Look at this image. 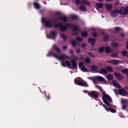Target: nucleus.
<instances>
[{
    "mask_svg": "<svg viewBox=\"0 0 128 128\" xmlns=\"http://www.w3.org/2000/svg\"><path fill=\"white\" fill-rule=\"evenodd\" d=\"M76 52L77 53H79L80 52V49H78L76 51Z\"/></svg>",
    "mask_w": 128,
    "mask_h": 128,
    "instance_id": "bf43d9fd",
    "label": "nucleus"
},
{
    "mask_svg": "<svg viewBox=\"0 0 128 128\" xmlns=\"http://www.w3.org/2000/svg\"><path fill=\"white\" fill-rule=\"evenodd\" d=\"M84 81V83L77 79H75L74 80V82L76 84L84 87H88V85Z\"/></svg>",
    "mask_w": 128,
    "mask_h": 128,
    "instance_id": "423d86ee",
    "label": "nucleus"
},
{
    "mask_svg": "<svg viewBox=\"0 0 128 128\" xmlns=\"http://www.w3.org/2000/svg\"><path fill=\"white\" fill-rule=\"evenodd\" d=\"M92 36L94 38H96L97 36V34L95 32H93L92 33Z\"/></svg>",
    "mask_w": 128,
    "mask_h": 128,
    "instance_id": "09e8293b",
    "label": "nucleus"
},
{
    "mask_svg": "<svg viewBox=\"0 0 128 128\" xmlns=\"http://www.w3.org/2000/svg\"><path fill=\"white\" fill-rule=\"evenodd\" d=\"M108 62L109 63H111L114 65H117L119 63L120 61L116 60H114L108 61Z\"/></svg>",
    "mask_w": 128,
    "mask_h": 128,
    "instance_id": "ddd939ff",
    "label": "nucleus"
},
{
    "mask_svg": "<svg viewBox=\"0 0 128 128\" xmlns=\"http://www.w3.org/2000/svg\"><path fill=\"white\" fill-rule=\"evenodd\" d=\"M71 61L73 67L75 69H77V65L75 61L74 60H72Z\"/></svg>",
    "mask_w": 128,
    "mask_h": 128,
    "instance_id": "b1692460",
    "label": "nucleus"
},
{
    "mask_svg": "<svg viewBox=\"0 0 128 128\" xmlns=\"http://www.w3.org/2000/svg\"><path fill=\"white\" fill-rule=\"evenodd\" d=\"M96 39H95L92 38H90L88 39V43H90V44L92 46L94 45Z\"/></svg>",
    "mask_w": 128,
    "mask_h": 128,
    "instance_id": "2eb2a0df",
    "label": "nucleus"
},
{
    "mask_svg": "<svg viewBox=\"0 0 128 128\" xmlns=\"http://www.w3.org/2000/svg\"><path fill=\"white\" fill-rule=\"evenodd\" d=\"M57 19L60 20L64 22H66L68 21V18L65 16H64L58 17Z\"/></svg>",
    "mask_w": 128,
    "mask_h": 128,
    "instance_id": "f8f14e48",
    "label": "nucleus"
},
{
    "mask_svg": "<svg viewBox=\"0 0 128 128\" xmlns=\"http://www.w3.org/2000/svg\"><path fill=\"white\" fill-rule=\"evenodd\" d=\"M114 29L116 31L118 32L120 30V28L119 27H116Z\"/></svg>",
    "mask_w": 128,
    "mask_h": 128,
    "instance_id": "603ef678",
    "label": "nucleus"
},
{
    "mask_svg": "<svg viewBox=\"0 0 128 128\" xmlns=\"http://www.w3.org/2000/svg\"><path fill=\"white\" fill-rule=\"evenodd\" d=\"M96 78L99 81L102 82H106L105 79L103 77L100 76H98L96 77Z\"/></svg>",
    "mask_w": 128,
    "mask_h": 128,
    "instance_id": "f3484780",
    "label": "nucleus"
},
{
    "mask_svg": "<svg viewBox=\"0 0 128 128\" xmlns=\"http://www.w3.org/2000/svg\"><path fill=\"white\" fill-rule=\"evenodd\" d=\"M81 70L84 72H87L88 70L86 69V68L84 66H82L81 68Z\"/></svg>",
    "mask_w": 128,
    "mask_h": 128,
    "instance_id": "79ce46f5",
    "label": "nucleus"
},
{
    "mask_svg": "<svg viewBox=\"0 0 128 128\" xmlns=\"http://www.w3.org/2000/svg\"><path fill=\"white\" fill-rule=\"evenodd\" d=\"M96 87L98 88L100 91L102 92L103 91L102 88L100 86L96 85Z\"/></svg>",
    "mask_w": 128,
    "mask_h": 128,
    "instance_id": "a18cd8bd",
    "label": "nucleus"
},
{
    "mask_svg": "<svg viewBox=\"0 0 128 128\" xmlns=\"http://www.w3.org/2000/svg\"><path fill=\"white\" fill-rule=\"evenodd\" d=\"M69 52L70 54L72 55H73L74 54L73 51L72 50H70Z\"/></svg>",
    "mask_w": 128,
    "mask_h": 128,
    "instance_id": "864d4df0",
    "label": "nucleus"
},
{
    "mask_svg": "<svg viewBox=\"0 0 128 128\" xmlns=\"http://www.w3.org/2000/svg\"><path fill=\"white\" fill-rule=\"evenodd\" d=\"M127 54V52L126 50L123 51L122 53V54L123 56H126Z\"/></svg>",
    "mask_w": 128,
    "mask_h": 128,
    "instance_id": "37998d69",
    "label": "nucleus"
},
{
    "mask_svg": "<svg viewBox=\"0 0 128 128\" xmlns=\"http://www.w3.org/2000/svg\"><path fill=\"white\" fill-rule=\"evenodd\" d=\"M60 13L59 12H58L56 13V14L57 15H59L60 14Z\"/></svg>",
    "mask_w": 128,
    "mask_h": 128,
    "instance_id": "774afa93",
    "label": "nucleus"
},
{
    "mask_svg": "<svg viewBox=\"0 0 128 128\" xmlns=\"http://www.w3.org/2000/svg\"><path fill=\"white\" fill-rule=\"evenodd\" d=\"M53 25L55 28H60V30L62 31H65L68 28L73 27L72 30L74 33L72 34V35L74 36L77 35L78 34V31L81 30L80 29L79 27L72 24H66V26H63L61 23H58L57 24L54 23Z\"/></svg>",
    "mask_w": 128,
    "mask_h": 128,
    "instance_id": "f257e3e1",
    "label": "nucleus"
},
{
    "mask_svg": "<svg viewBox=\"0 0 128 128\" xmlns=\"http://www.w3.org/2000/svg\"><path fill=\"white\" fill-rule=\"evenodd\" d=\"M85 61L87 64H89L90 63V58L88 56H86L85 60Z\"/></svg>",
    "mask_w": 128,
    "mask_h": 128,
    "instance_id": "c756f323",
    "label": "nucleus"
},
{
    "mask_svg": "<svg viewBox=\"0 0 128 128\" xmlns=\"http://www.w3.org/2000/svg\"><path fill=\"white\" fill-rule=\"evenodd\" d=\"M79 9L82 11L85 12L87 10L86 8L84 6H81L79 8Z\"/></svg>",
    "mask_w": 128,
    "mask_h": 128,
    "instance_id": "bb28decb",
    "label": "nucleus"
},
{
    "mask_svg": "<svg viewBox=\"0 0 128 128\" xmlns=\"http://www.w3.org/2000/svg\"><path fill=\"white\" fill-rule=\"evenodd\" d=\"M88 95L95 99L98 98V94L96 91H92L89 92L88 94Z\"/></svg>",
    "mask_w": 128,
    "mask_h": 128,
    "instance_id": "20e7f679",
    "label": "nucleus"
},
{
    "mask_svg": "<svg viewBox=\"0 0 128 128\" xmlns=\"http://www.w3.org/2000/svg\"><path fill=\"white\" fill-rule=\"evenodd\" d=\"M81 34L83 37H85L88 36V34L86 32H84L82 33Z\"/></svg>",
    "mask_w": 128,
    "mask_h": 128,
    "instance_id": "58836bf2",
    "label": "nucleus"
},
{
    "mask_svg": "<svg viewBox=\"0 0 128 128\" xmlns=\"http://www.w3.org/2000/svg\"><path fill=\"white\" fill-rule=\"evenodd\" d=\"M52 54L50 52H49L48 54L47 55V56L49 57L51 55H52Z\"/></svg>",
    "mask_w": 128,
    "mask_h": 128,
    "instance_id": "5fc2aeb1",
    "label": "nucleus"
},
{
    "mask_svg": "<svg viewBox=\"0 0 128 128\" xmlns=\"http://www.w3.org/2000/svg\"><path fill=\"white\" fill-rule=\"evenodd\" d=\"M127 46H126V49H128V42H127Z\"/></svg>",
    "mask_w": 128,
    "mask_h": 128,
    "instance_id": "e2e57ef3",
    "label": "nucleus"
},
{
    "mask_svg": "<svg viewBox=\"0 0 128 128\" xmlns=\"http://www.w3.org/2000/svg\"><path fill=\"white\" fill-rule=\"evenodd\" d=\"M99 104L100 106H103L106 109V110L108 112H109L108 108L106 105L103 104V103L102 102H99Z\"/></svg>",
    "mask_w": 128,
    "mask_h": 128,
    "instance_id": "a878e982",
    "label": "nucleus"
},
{
    "mask_svg": "<svg viewBox=\"0 0 128 128\" xmlns=\"http://www.w3.org/2000/svg\"><path fill=\"white\" fill-rule=\"evenodd\" d=\"M92 70L94 71H96L98 69V67L96 66L95 65H93L91 67Z\"/></svg>",
    "mask_w": 128,
    "mask_h": 128,
    "instance_id": "f704fd0d",
    "label": "nucleus"
},
{
    "mask_svg": "<svg viewBox=\"0 0 128 128\" xmlns=\"http://www.w3.org/2000/svg\"><path fill=\"white\" fill-rule=\"evenodd\" d=\"M81 4L84 5L86 4L88 6L90 5V2L86 0H82Z\"/></svg>",
    "mask_w": 128,
    "mask_h": 128,
    "instance_id": "a211bd4d",
    "label": "nucleus"
},
{
    "mask_svg": "<svg viewBox=\"0 0 128 128\" xmlns=\"http://www.w3.org/2000/svg\"><path fill=\"white\" fill-rule=\"evenodd\" d=\"M98 72L102 74H108L107 70L106 69L103 68H101L100 70H98Z\"/></svg>",
    "mask_w": 128,
    "mask_h": 128,
    "instance_id": "4468645a",
    "label": "nucleus"
},
{
    "mask_svg": "<svg viewBox=\"0 0 128 128\" xmlns=\"http://www.w3.org/2000/svg\"><path fill=\"white\" fill-rule=\"evenodd\" d=\"M106 6L105 9L106 10L108 11H110L112 8V4H107L105 5Z\"/></svg>",
    "mask_w": 128,
    "mask_h": 128,
    "instance_id": "dca6fc26",
    "label": "nucleus"
},
{
    "mask_svg": "<svg viewBox=\"0 0 128 128\" xmlns=\"http://www.w3.org/2000/svg\"><path fill=\"white\" fill-rule=\"evenodd\" d=\"M118 9H116L111 12L110 16L112 18H114L118 16Z\"/></svg>",
    "mask_w": 128,
    "mask_h": 128,
    "instance_id": "1a4fd4ad",
    "label": "nucleus"
},
{
    "mask_svg": "<svg viewBox=\"0 0 128 128\" xmlns=\"http://www.w3.org/2000/svg\"><path fill=\"white\" fill-rule=\"evenodd\" d=\"M112 107L114 108V107L116 106H114L113 105H112ZM111 107H109V108H108L109 111H110L111 112L113 113H115L116 112V110L115 109H113L111 108Z\"/></svg>",
    "mask_w": 128,
    "mask_h": 128,
    "instance_id": "5701e85b",
    "label": "nucleus"
},
{
    "mask_svg": "<svg viewBox=\"0 0 128 128\" xmlns=\"http://www.w3.org/2000/svg\"><path fill=\"white\" fill-rule=\"evenodd\" d=\"M112 83L115 87L118 88H120V84L117 82H116L115 80L113 81L112 82Z\"/></svg>",
    "mask_w": 128,
    "mask_h": 128,
    "instance_id": "6ab92c4d",
    "label": "nucleus"
},
{
    "mask_svg": "<svg viewBox=\"0 0 128 128\" xmlns=\"http://www.w3.org/2000/svg\"><path fill=\"white\" fill-rule=\"evenodd\" d=\"M42 22L43 24H44L45 26L49 28H52V26L51 24V22L50 20H46L44 18L42 19Z\"/></svg>",
    "mask_w": 128,
    "mask_h": 128,
    "instance_id": "39448f33",
    "label": "nucleus"
},
{
    "mask_svg": "<svg viewBox=\"0 0 128 128\" xmlns=\"http://www.w3.org/2000/svg\"><path fill=\"white\" fill-rule=\"evenodd\" d=\"M104 48L103 46L100 47L98 48V51L100 53L103 52L104 50Z\"/></svg>",
    "mask_w": 128,
    "mask_h": 128,
    "instance_id": "72a5a7b5",
    "label": "nucleus"
},
{
    "mask_svg": "<svg viewBox=\"0 0 128 128\" xmlns=\"http://www.w3.org/2000/svg\"><path fill=\"white\" fill-rule=\"evenodd\" d=\"M88 55L91 57H94V55L93 54H92L91 52H89Z\"/></svg>",
    "mask_w": 128,
    "mask_h": 128,
    "instance_id": "3c124183",
    "label": "nucleus"
},
{
    "mask_svg": "<svg viewBox=\"0 0 128 128\" xmlns=\"http://www.w3.org/2000/svg\"><path fill=\"white\" fill-rule=\"evenodd\" d=\"M109 38V36L108 35H106L104 37L103 39L104 42H107L108 41Z\"/></svg>",
    "mask_w": 128,
    "mask_h": 128,
    "instance_id": "e433bc0d",
    "label": "nucleus"
},
{
    "mask_svg": "<svg viewBox=\"0 0 128 128\" xmlns=\"http://www.w3.org/2000/svg\"><path fill=\"white\" fill-rule=\"evenodd\" d=\"M122 72L124 74H128V69H126L122 70Z\"/></svg>",
    "mask_w": 128,
    "mask_h": 128,
    "instance_id": "ea45409f",
    "label": "nucleus"
},
{
    "mask_svg": "<svg viewBox=\"0 0 128 128\" xmlns=\"http://www.w3.org/2000/svg\"><path fill=\"white\" fill-rule=\"evenodd\" d=\"M102 99L104 102L109 107H112V105L109 103V102H112V98L109 95L106 94H103Z\"/></svg>",
    "mask_w": 128,
    "mask_h": 128,
    "instance_id": "7ed1b4c3",
    "label": "nucleus"
},
{
    "mask_svg": "<svg viewBox=\"0 0 128 128\" xmlns=\"http://www.w3.org/2000/svg\"><path fill=\"white\" fill-rule=\"evenodd\" d=\"M74 60H78V58L77 57H76L74 58Z\"/></svg>",
    "mask_w": 128,
    "mask_h": 128,
    "instance_id": "338daca9",
    "label": "nucleus"
},
{
    "mask_svg": "<svg viewBox=\"0 0 128 128\" xmlns=\"http://www.w3.org/2000/svg\"><path fill=\"white\" fill-rule=\"evenodd\" d=\"M96 5L97 7L99 8H102L103 6V4L101 3L96 4Z\"/></svg>",
    "mask_w": 128,
    "mask_h": 128,
    "instance_id": "473e14b6",
    "label": "nucleus"
},
{
    "mask_svg": "<svg viewBox=\"0 0 128 128\" xmlns=\"http://www.w3.org/2000/svg\"><path fill=\"white\" fill-rule=\"evenodd\" d=\"M76 40L77 41L81 42L83 40V39L80 37H78L76 38Z\"/></svg>",
    "mask_w": 128,
    "mask_h": 128,
    "instance_id": "de8ad7c7",
    "label": "nucleus"
},
{
    "mask_svg": "<svg viewBox=\"0 0 128 128\" xmlns=\"http://www.w3.org/2000/svg\"><path fill=\"white\" fill-rule=\"evenodd\" d=\"M124 7H122L121 8L120 10H118V14L121 15H125V14H124Z\"/></svg>",
    "mask_w": 128,
    "mask_h": 128,
    "instance_id": "412c9836",
    "label": "nucleus"
},
{
    "mask_svg": "<svg viewBox=\"0 0 128 128\" xmlns=\"http://www.w3.org/2000/svg\"><path fill=\"white\" fill-rule=\"evenodd\" d=\"M120 36L122 38H124L125 36V34L123 33H122L120 34Z\"/></svg>",
    "mask_w": 128,
    "mask_h": 128,
    "instance_id": "6e6d98bb",
    "label": "nucleus"
},
{
    "mask_svg": "<svg viewBox=\"0 0 128 128\" xmlns=\"http://www.w3.org/2000/svg\"><path fill=\"white\" fill-rule=\"evenodd\" d=\"M52 48L55 49L59 53H60L61 52L60 50L56 46V44L54 45L52 47Z\"/></svg>",
    "mask_w": 128,
    "mask_h": 128,
    "instance_id": "aec40b11",
    "label": "nucleus"
},
{
    "mask_svg": "<svg viewBox=\"0 0 128 128\" xmlns=\"http://www.w3.org/2000/svg\"><path fill=\"white\" fill-rule=\"evenodd\" d=\"M71 18L73 20H76L78 19V17L74 15H71Z\"/></svg>",
    "mask_w": 128,
    "mask_h": 128,
    "instance_id": "c03bdc74",
    "label": "nucleus"
},
{
    "mask_svg": "<svg viewBox=\"0 0 128 128\" xmlns=\"http://www.w3.org/2000/svg\"><path fill=\"white\" fill-rule=\"evenodd\" d=\"M120 43L118 42H113L112 44V46L115 48H116L119 45Z\"/></svg>",
    "mask_w": 128,
    "mask_h": 128,
    "instance_id": "cd10ccee",
    "label": "nucleus"
},
{
    "mask_svg": "<svg viewBox=\"0 0 128 128\" xmlns=\"http://www.w3.org/2000/svg\"><path fill=\"white\" fill-rule=\"evenodd\" d=\"M34 6L35 8L37 9H39L40 8V7L39 4L36 2L34 3Z\"/></svg>",
    "mask_w": 128,
    "mask_h": 128,
    "instance_id": "c85d7f7f",
    "label": "nucleus"
},
{
    "mask_svg": "<svg viewBox=\"0 0 128 128\" xmlns=\"http://www.w3.org/2000/svg\"><path fill=\"white\" fill-rule=\"evenodd\" d=\"M46 98H47V99L48 100H49L50 99V97L48 95V97H47V96L46 95Z\"/></svg>",
    "mask_w": 128,
    "mask_h": 128,
    "instance_id": "69168bd1",
    "label": "nucleus"
},
{
    "mask_svg": "<svg viewBox=\"0 0 128 128\" xmlns=\"http://www.w3.org/2000/svg\"><path fill=\"white\" fill-rule=\"evenodd\" d=\"M92 80L93 81V82L94 83L96 84L97 83V82L95 79L93 78L92 79Z\"/></svg>",
    "mask_w": 128,
    "mask_h": 128,
    "instance_id": "4d7b16f0",
    "label": "nucleus"
},
{
    "mask_svg": "<svg viewBox=\"0 0 128 128\" xmlns=\"http://www.w3.org/2000/svg\"><path fill=\"white\" fill-rule=\"evenodd\" d=\"M56 36V32L54 31H51L50 34V38L52 39H54Z\"/></svg>",
    "mask_w": 128,
    "mask_h": 128,
    "instance_id": "9d476101",
    "label": "nucleus"
},
{
    "mask_svg": "<svg viewBox=\"0 0 128 128\" xmlns=\"http://www.w3.org/2000/svg\"><path fill=\"white\" fill-rule=\"evenodd\" d=\"M72 44L74 47H75L76 45L78 44L77 42L74 40H72L71 42Z\"/></svg>",
    "mask_w": 128,
    "mask_h": 128,
    "instance_id": "4c0bfd02",
    "label": "nucleus"
},
{
    "mask_svg": "<svg viewBox=\"0 0 128 128\" xmlns=\"http://www.w3.org/2000/svg\"><path fill=\"white\" fill-rule=\"evenodd\" d=\"M114 75L116 77L118 78V80H121L123 79V77L121 74L117 72H115L114 74Z\"/></svg>",
    "mask_w": 128,
    "mask_h": 128,
    "instance_id": "9b49d317",
    "label": "nucleus"
},
{
    "mask_svg": "<svg viewBox=\"0 0 128 128\" xmlns=\"http://www.w3.org/2000/svg\"><path fill=\"white\" fill-rule=\"evenodd\" d=\"M121 103L122 104V109L126 110L127 106L128 105V100H122Z\"/></svg>",
    "mask_w": 128,
    "mask_h": 128,
    "instance_id": "0eeeda50",
    "label": "nucleus"
},
{
    "mask_svg": "<svg viewBox=\"0 0 128 128\" xmlns=\"http://www.w3.org/2000/svg\"><path fill=\"white\" fill-rule=\"evenodd\" d=\"M52 55L58 60H62L61 64L62 66L64 67H66V66L68 68H71V63L70 62L67 60L65 61L64 62H63L64 58L69 59V58L68 56H66L65 54H64L58 56L56 54L54 53L52 54Z\"/></svg>",
    "mask_w": 128,
    "mask_h": 128,
    "instance_id": "f03ea898",
    "label": "nucleus"
},
{
    "mask_svg": "<svg viewBox=\"0 0 128 128\" xmlns=\"http://www.w3.org/2000/svg\"><path fill=\"white\" fill-rule=\"evenodd\" d=\"M83 92L85 93H88V92H89L88 91H87V90H86L83 91Z\"/></svg>",
    "mask_w": 128,
    "mask_h": 128,
    "instance_id": "680f3d73",
    "label": "nucleus"
},
{
    "mask_svg": "<svg viewBox=\"0 0 128 128\" xmlns=\"http://www.w3.org/2000/svg\"><path fill=\"white\" fill-rule=\"evenodd\" d=\"M82 48H84L86 46V44H82Z\"/></svg>",
    "mask_w": 128,
    "mask_h": 128,
    "instance_id": "13d9d810",
    "label": "nucleus"
},
{
    "mask_svg": "<svg viewBox=\"0 0 128 128\" xmlns=\"http://www.w3.org/2000/svg\"><path fill=\"white\" fill-rule=\"evenodd\" d=\"M111 57L112 58H118V54L117 53H112L111 54Z\"/></svg>",
    "mask_w": 128,
    "mask_h": 128,
    "instance_id": "c9c22d12",
    "label": "nucleus"
},
{
    "mask_svg": "<svg viewBox=\"0 0 128 128\" xmlns=\"http://www.w3.org/2000/svg\"><path fill=\"white\" fill-rule=\"evenodd\" d=\"M124 14H126L128 13V6L126 7V8H124Z\"/></svg>",
    "mask_w": 128,
    "mask_h": 128,
    "instance_id": "a19ab883",
    "label": "nucleus"
},
{
    "mask_svg": "<svg viewBox=\"0 0 128 128\" xmlns=\"http://www.w3.org/2000/svg\"><path fill=\"white\" fill-rule=\"evenodd\" d=\"M84 65V64L82 62H79L78 64L79 67L80 68H81L82 67L84 66L83 65Z\"/></svg>",
    "mask_w": 128,
    "mask_h": 128,
    "instance_id": "49530a36",
    "label": "nucleus"
},
{
    "mask_svg": "<svg viewBox=\"0 0 128 128\" xmlns=\"http://www.w3.org/2000/svg\"><path fill=\"white\" fill-rule=\"evenodd\" d=\"M60 36L61 38L63 39V40H65L67 39V37L64 34H60Z\"/></svg>",
    "mask_w": 128,
    "mask_h": 128,
    "instance_id": "2f4dec72",
    "label": "nucleus"
},
{
    "mask_svg": "<svg viewBox=\"0 0 128 128\" xmlns=\"http://www.w3.org/2000/svg\"><path fill=\"white\" fill-rule=\"evenodd\" d=\"M105 52L107 53H109L111 52L112 50L108 46L105 47Z\"/></svg>",
    "mask_w": 128,
    "mask_h": 128,
    "instance_id": "393cba45",
    "label": "nucleus"
},
{
    "mask_svg": "<svg viewBox=\"0 0 128 128\" xmlns=\"http://www.w3.org/2000/svg\"><path fill=\"white\" fill-rule=\"evenodd\" d=\"M119 92L120 95L124 96H126L128 95V92L123 89H120Z\"/></svg>",
    "mask_w": 128,
    "mask_h": 128,
    "instance_id": "6e6552de",
    "label": "nucleus"
},
{
    "mask_svg": "<svg viewBox=\"0 0 128 128\" xmlns=\"http://www.w3.org/2000/svg\"><path fill=\"white\" fill-rule=\"evenodd\" d=\"M105 68L107 69L108 71L109 72H113L114 71L112 68L111 66H106Z\"/></svg>",
    "mask_w": 128,
    "mask_h": 128,
    "instance_id": "4be33fe9",
    "label": "nucleus"
},
{
    "mask_svg": "<svg viewBox=\"0 0 128 128\" xmlns=\"http://www.w3.org/2000/svg\"><path fill=\"white\" fill-rule=\"evenodd\" d=\"M67 48V46H64L62 47L63 49L64 50L66 49Z\"/></svg>",
    "mask_w": 128,
    "mask_h": 128,
    "instance_id": "052dcab7",
    "label": "nucleus"
},
{
    "mask_svg": "<svg viewBox=\"0 0 128 128\" xmlns=\"http://www.w3.org/2000/svg\"><path fill=\"white\" fill-rule=\"evenodd\" d=\"M75 2L76 4L79 5L80 2V0H76Z\"/></svg>",
    "mask_w": 128,
    "mask_h": 128,
    "instance_id": "8fccbe9b",
    "label": "nucleus"
},
{
    "mask_svg": "<svg viewBox=\"0 0 128 128\" xmlns=\"http://www.w3.org/2000/svg\"><path fill=\"white\" fill-rule=\"evenodd\" d=\"M88 78L92 80V79L94 78L92 77H88Z\"/></svg>",
    "mask_w": 128,
    "mask_h": 128,
    "instance_id": "0e129e2a",
    "label": "nucleus"
},
{
    "mask_svg": "<svg viewBox=\"0 0 128 128\" xmlns=\"http://www.w3.org/2000/svg\"><path fill=\"white\" fill-rule=\"evenodd\" d=\"M106 78L108 80H112L113 78V76L110 74H108L106 76Z\"/></svg>",
    "mask_w": 128,
    "mask_h": 128,
    "instance_id": "7c9ffc66",
    "label": "nucleus"
}]
</instances>
